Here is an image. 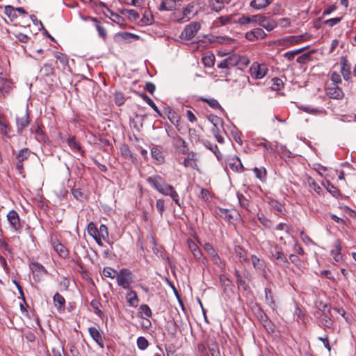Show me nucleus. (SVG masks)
<instances>
[{
	"label": "nucleus",
	"mask_w": 356,
	"mask_h": 356,
	"mask_svg": "<svg viewBox=\"0 0 356 356\" xmlns=\"http://www.w3.org/2000/svg\"><path fill=\"white\" fill-rule=\"evenodd\" d=\"M147 182L156 191L163 195L170 196L175 203L181 207L184 202L179 199V195L173 186L166 184L164 179L158 175L148 177Z\"/></svg>",
	"instance_id": "f257e3e1"
},
{
	"label": "nucleus",
	"mask_w": 356,
	"mask_h": 356,
	"mask_svg": "<svg viewBox=\"0 0 356 356\" xmlns=\"http://www.w3.org/2000/svg\"><path fill=\"white\" fill-rule=\"evenodd\" d=\"M116 280L118 286L124 289H129L133 282L131 272L127 268H122L116 275Z\"/></svg>",
	"instance_id": "f03ea898"
},
{
	"label": "nucleus",
	"mask_w": 356,
	"mask_h": 356,
	"mask_svg": "<svg viewBox=\"0 0 356 356\" xmlns=\"http://www.w3.org/2000/svg\"><path fill=\"white\" fill-rule=\"evenodd\" d=\"M201 25L199 22H193L188 24L181 32L180 38L182 40H190L193 38L197 31L200 29Z\"/></svg>",
	"instance_id": "7ed1b4c3"
},
{
	"label": "nucleus",
	"mask_w": 356,
	"mask_h": 356,
	"mask_svg": "<svg viewBox=\"0 0 356 356\" xmlns=\"http://www.w3.org/2000/svg\"><path fill=\"white\" fill-rule=\"evenodd\" d=\"M225 168L226 170L227 167H229L230 169L236 172L241 173L244 170L243 165L240 160V159L236 155H229L225 159Z\"/></svg>",
	"instance_id": "20e7f679"
},
{
	"label": "nucleus",
	"mask_w": 356,
	"mask_h": 356,
	"mask_svg": "<svg viewBox=\"0 0 356 356\" xmlns=\"http://www.w3.org/2000/svg\"><path fill=\"white\" fill-rule=\"evenodd\" d=\"M267 71V67L264 64L261 65L257 62L252 63L250 69L252 77L256 79H261L264 77Z\"/></svg>",
	"instance_id": "39448f33"
},
{
	"label": "nucleus",
	"mask_w": 356,
	"mask_h": 356,
	"mask_svg": "<svg viewBox=\"0 0 356 356\" xmlns=\"http://www.w3.org/2000/svg\"><path fill=\"white\" fill-rule=\"evenodd\" d=\"M172 146L177 152L181 154L188 153V146L186 141L179 136L175 135L172 136Z\"/></svg>",
	"instance_id": "423d86ee"
},
{
	"label": "nucleus",
	"mask_w": 356,
	"mask_h": 356,
	"mask_svg": "<svg viewBox=\"0 0 356 356\" xmlns=\"http://www.w3.org/2000/svg\"><path fill=\"white\" fill-rule=\"evenodd\" d=\"M7 219L11 226V227L15 232H20L22 225L20 224L19 216L17 212L15 210H11L7 214Z\"/></svg>",
	"instance_id": "0eeeda50"
},
{
	"label": "nucleus",
	"mask_w": 356,
	"mask_h": 356,
	"mask_svg": "<svg viewBox=\"0 0 356 356\" xmlns=\"http://www.w3.org/2000/svg\"><path fill=\"white\" fill-rule=\"evenodd\" d=\"M90 21L92 22L93 26L95 27L99 38L105 40L107 38V31L104 26V21L97 17H89Z\"/></svg>",
	"instance_id": "6e6552de"
},
{
	"label": "nucleus",
	"mask_w": 356,
	"mask_h": 356,
	"mask_svg": "<svg viewBox=\"0 0 356 356\" xmlns=\"http://www.w3.org/2000/svg\"><path fill=\"white\" fill-rule=\"evenodd\" d=\"M17 132L21 134L22 131L30 124L29 115L27 111L22 113L21 116L16 118Z\"/></svg>",
	"instance_id": "1a4fd4ad"
},
{
	"label": "nucleus",
	"mask_w": 356,
	"mask_h": 356,
	"mask_svg": "<svg viewBox=\"0 0 356 356\" xmlns=\"http://www.w3.org/2000/svg\"><path fill=\"white\" fill-rule=\"evenodd\" d=\"M245 38L250 41L263 39L266 36V33L261 28H255L245 33Z\"/></svg>",
	"instance_id": "9d476101"
},
{
	"label": "nucleus",
	"mask_w": 356,
	"mask_h": 356,
	"mask_svg": "<svg viewBox=\"0 0 356 356\" xmlns=\"http://www.w3.org/2000/svg\"><path fill=\"white\" fill-rule=\"evenodd\" d=\"M183 0H163L159 8L160 11H172L176 8V6H180Z\"/></svg>",
	"instance_id": "9b49d317"
},
{
	"label": "nucleus",
	"mask_w": 356,
	"mask_h": 356,
	"mask_svg": "<svg viewBox=\"0 0 356 356\" xmlns=\"http://www.w3.org/2000/svg\"><path fill=\"white\" fill-rule=\"evenodd\" d=\"M326 95L334 99H341L344 96L342 89L337 86L326 88Z\"/></svg>",
	"instance_id": "f8f14e48"
},
{
	"label": "nucleus",
	"mask_w": 356,
	"mask_h": 356,
	"mask_svg": "<svg viewBox=\"0 0 356 356\" xmlns=\"http://www.w3.org/2000/svg\"><path fill=\"white\" fill-rule=\"evenodd\" d=\"M88 332L90 336L93 339V340L99 345V346L102 348H104V339L102 336V333L99 330L95 327H90L88 328Z\"/></svg>",
	"instance_id": "ddd939ff"
},
{
	"label": "nucleus",
	"mask_w": 356,
	"mask_h": 356,
	"mask_svg": "<svg viewBox=\"0 0 356 356\" xmlns=\"http://www.w3.org/2000/svg\"><path fill=\"white\" fill-rule=\"evenodd\" d=\"M271 256L277 261L280 264H284L288 263L286 257L284 254L278 249L277 245L272 247L270 250Z\"/></svg>",
	"instance_id": "4468645a"
},
{
	"label": "nucleus",
	"mask_w": 356,
	"mask_h": 356,
	"mask_svg": "<svg viewBox=\"0 0 356 356\" xmlns=\"http://www.w3.org/2000/svg\"><path fill=\"white\" fill-rule=\"evenodd\" d=\"M188 248L192 252L194 258L197 260H200L202 258V252L201 250L199 248L197 243L193 241L192 239H188L187 241Z\"/></svg>",
	"instance_id": "2eb2a0df"
},
{
	"label": "nucleus",
	"mask_w": 356,
	"mask_h": 356,
	"mask_svg": "<svg viewBox=\"0 0 356 356\" xmlns=\"http://www.w3.org/2000/svg\"><path fill=\"white\" fill-rule=\"evenodd\" d=\"M87 230H88V234L95 239L96 243L99 246H102L103 245V243L100 242V238H99V237H98V230H99V228L97 227V226L95 225V224L93 222H90L88 225Z\"/></svg>",
	"instance_id": "dca6fc26"
},
{
	"label": "nucleus",
	"mask_w": 356,
	"mask_h": 356,
	"mask_svg": "<svg viewBox=\"0 0 356 356\" xmlns=\"http://www.w3.org/2000/svg\"><path fill=\"white\" fill-rule=\"evenodd\" d=\"M53 301L58 311L62 312L65 309V300L63 296L58 293H56L53 297Z\"/></svg>",
	"instance_id": "f3484780"
},
{
	"label": "nucleus",
	"mask_w": 356,
	"mask_h": 356,
	"mask_svg": "<svg viewBox=\"0 0 356 356\" xmlns=\"http://www.w3.org/2000/svg\"><path fill=\"white\" fill-rule=\"evenodd\" d=\"M341 65L342 76L346 81H348L350 78V66L348 64V60L344 56L341 58Z\"/></svg>",
	"instance_id": "a211bd4d"
},
{
	"label": "nucleus",
	"mask_w": 356,
	"mask_h": 356,
	"mask_svg": "<svg viewBox=\"0 0 356 356\" xmlns=\"http://www.w3.org/2000/svg\"><path fill=\"white\" fill-rule=\"evenodd\" d=\"M262 19H264V15L259 14L251 16H243L239 19V22L241 24H247L252 22L259 24Z\"/></svg>",
	"instance_id": "6ab92c4d"
},
{
	"label": "nucleus",
	"mask_w": 356,
	"mask_h": 356,
	"mask_svg": "<svg viewBox=\"0 0 356 356\" xmlns=\"http://www.w3.org/2000/svg\"><path fill=\"white\" fill-rule=\"evenodd\" d=\"M203 248L204 250L207 252V254L211 257V259L213 261H215L217 264L218 263V261H220V257L217 252L215 250L213 246L211 243H204Z\"/></svg>",
	"instance_id": "aec40b11"
},
{
	"label": "nucleus",
	"mask_w": 356,
	"mask_h": 356,
	"mask_svg": "<svg viewBox=\"0 0 356 356\" xmlns=\"http://www.w3.org/2000/svg\"><path fill=\"white\" fill-rule=\"evenodd\" d=\"M139 38V36L137 35H135L134 33H131L129 32H121L118 33L115 35V40L117 41H131V39L138 40Z\"/></svg>",
	"instance_id": "412c9836"
},
{
	"label": "nucleus",
	"mask_w": 356,
	"mask_h": 356,
	"mask_svg": "<svg viewBox=\"0 0 356 356\" xmlns=\"http://www.w3.org/2000/svg\"><path fill=\"white\" fill-rule=\"evenodd\" d=\"M272 2L273 0H252L250 6L255 10H261L266 8Z\"/></svg>",
	"instance_id": "4be33fe9"
},
{
	"label": "nucleus",
	"mask_w": 356,
	"mask_h": 356,
	"mask_svg": "<svg viewBox=\"0 0 356 356\" xmlns=\"http://www.w3.org/2000/svg\"><path fill=\"white\" fill-rule=\"evenodd\" d=\"M234 254L238 257L240 262L248 261L246 251L240 245H236L234 248Z\"/></svg>",
	"instance_id": "5701e85b"
},
{
	"label": "nucleus",
	"mask_w": 356,
	"mask_h": 356,
	"mask_svg": "<svg viewBox=\"0 0 356 356\" xmlns=\"http://www.w3.org/2000/svg\"><path fill=\"white\" fill-rule=\"evenodd\" d=\"M203 144L207 148H208L215 154L218 161H221L222 159V154L220 152L217 145H213L208 140L204 141Z\"/></svg>",
	"instance_id": "b1692460"
},
{
	"label": "nucleus",
	"mask_w": 356,
	"mask_h": 356,
	"mask_svg": "<svg viewBox=\"0 0 356 356\" xmlns=\"http://www.w3.org/2000/svg\"><path fill=\"white\" fill-rule=\"evenodd\" d=\"M67 143L72 150L80 152L82 156L84 155V151L81 149L80 144L76 141L74 136L70 137Z\"/></svg>",
	"instance_id": "393cba45"
},
{
	"label": "nucleus",
	"mask_w": 356,
	"mask_h": 356,
	"mask_svg": "<svg viewBox=\"0 0 356 356\" xmlns=\"http://www.w3.org/2000/svg\"><path fill=\"white\" fill-rule=\"evenodd\" d=\"M55 251L62 257L67 258L69 255L68 250L58 241L54 243Z\"/></svg>",
	"instance_id": "a878e982"
},
{
	"label": "nucleus",
	"mask_w": 356,
	"mask_h": 356,
	"mask_svg": "<svg viewBox=\"0 0 356 356\" xmlns=\"http://www.w3.org/2000/svg\"><path fill=\"white\" fill-rule=\"evenodd\" d=\"M126 299L130 306L136 307L138 305L139 299L134 291H130L126 296Z\"/></svg>",
	"instance_id": "bb28decb"
},
{
	"label": "nucleus",
	"mask_w": 356,
	"mask_h": 356,
	"mask_svg": "<svg viewBox=\"0 0 356 356\" xmlns=\"http://www.w3.org/2000/svg\"><path fill=\"white\" fill-rule=\"evenodd\" d=\"M11 89L12 83L10 81L4 79H0V92L3 96L8 95Z\"/></svg>",
	"instance_id": "cd10ccee"
},
{
	"label": "nucleus",
	"mask_w": 356,
	"mask_h": 356,
	"mask_svg": "<svg viewBox=\"0 0 356 356\" xmlns=\"http://www.w3.org/2000/svg\"><path fill=\"white\" fill-rule=\"evenodd\" d=\"M0 126L1 127V132L5 136H8L11 127L5 116L1 113H0Z\"/></svg>",
	"instance_id": "c85d7f7f"
},
{
	"label": "nucleus",
	"mask_w": 356,
	"mask_h": 356,
	"mask_svg": "<svg viewBox=\"0 0 356 356\" xmlns=\"http://www.w3.org/2000/svg\"><path fill=\"white\" fill-rule=\"evenodd\" d=\"M251 261L254 269L264 271L265 269V262L264 260L260 259L256 255L251 256Z\"/></svg>",
	"instance_id": "c756f323"
},
{
	"label": "nucleus",
	"mask_w": 356,
	"mask_h": 356,
	"mask_svg": "<svg viewBox=\"0 0 356 356\" xmlns=\"http://www.w3.org/2000/svg\"><path fill=\"white\" fill-rule=\"evenodd\" d=\"M259 25L270 31L277 26V23L274 20L268 19L265 16H264V19L260 22Z\"/></svg>",
	"instance_id": "7c9ffc66"
},
{
	"label": "nucleus",
	"mask_w": 356,
	"mask_h": 356,
	"mask_svg": "<svg viewBox=\"0 0 356 356\" xmlns=\"http://www.w3.org/2000/svg\"><path fill=\"white\" fill-rule=\"evenodd\" d=\"M323 186L333 197H338L341 195L340 191L330 181L327 180L325 183L323 184Z\"/></svg>",
	"instance_id": "2f4dec72"
},
{
	"label": "nucleus",
	"mask_w": 356,
	"mask_h": 356,
	"mask_svg": "<svg viewBox=\"0 0 356 356\" xmlns=\"http://www.w3.org/2000/svg\"><path fill=\"white\" fill-rule=\"evenodd\" d=\"M335 248V250L331 251V254L335 261L339 262L342 260V255L341 254V245L339 240L336 241Z\"/></svg>",
	"instance_id": "473e14b6"
},
{
	"label": "nucleus",
	"mask_w": 356,
	"mask_h": 356,
	"mask_svg": "<svg viewBox=\"0 0 356 356\" xmlns=\"http://www.w3.org/2000/svg\"><path fill=\"white\" fill-rule=\"evenodd\" d=\"M207 348L211 356H220L218 343L213 340H209L207 343Z\"/></svg>",
	"instance_id": "72a5a7b5"
},
{
	"label": "nucleus",
	"mask_w": 356,
	"mask_h": 356,
	"mask_svg": "<svg viewBox=\"0 0 356 356\" xmlns=\"http://www.w3.org/2000/svg\"><path fill=\"white\" fill-rule=\"evenodd\" d=\"M221 129H223V124L222 125H214L211 128V132L216 139V140L219 143H224V138L220 135V131Z\"/></svg>",
	"instance_id": "f704fd0d"
},
{
	"label": "nucleus",
	"mask_w": 356,
	"mask_h": 356,
	"mask_svg": "<svg viewBox=\"0 0 356 356\" xmlns=\"http://www.w3.org/2000/svg\"><path fill=\"white\" fill-rule=\"evenodd\" d=\"M225 0H209V5L212 10L220 12L224 8Z\"/></svg>",
	"instance_id": "c9c22d12"
},
{
	"label": "nucleus",
	"mask_w": 356,
	"mask_h": 356,
	"mask_svg": "<svg viewBox=\"0 0 356 356\" xmlns=\"http://www.w3.org/2000/svg\"><path fill=\"white\" fill-rule=\"evenodd\" d=\"M72 193L79 201H83L88 197V195L86 191L81 188H72Z\"/></svg>",
	"instance_id": "e433bc0d"
},
{
	"label": "nucleus",
	"mask_w": 356,
	"mask_h": 356,
	"mask_svg": "<svg viewBox=\"0 0 356 356\" xmlns=\"http://www.w3.org/2000/svg\"><path fill=\"white\" fill-rule=\"evenodd\" d=\"M138 95L150 106L155 112H156L160 116L161 115V111L156 106L153 100L149 98L145 93H138Z\"/></svg>",
	"instance_id": "4c0bfd02"
},
{
	"label": "nucleus",
	"mask_w": 356,
	"mask_h": 356,
	"mask_svg": "<svg viewBox=\"0 0 356 356\" xmlns=\"http://www.w3.org/2000/svg\"><path fill=\"white\" fill-rule=\"evenodd\" d=\"M154 22V17L149 10H145L143 17L140 19V24L146 26L152 24Z\"/></svg>",
	"instance_id": "58836bf2"
},
{
	"label": "nucleus",
	"mask_w": 356,
	"mask_h": 356,
	"mask_svg": "<svg viewBox=\"0 0 356 356\" xmlns=\"http://www.w3.org/2000/svg\"><path fill=\"white\" fill-rule=\"evenodd\" d=\"M98 237L100 238V242L102 241H108V228L105 225H101L98 230Z\"/></svg>",
	"instance_id": "ea45409f"
},
{
	"label": "nucleus",
	"mask_w": 356,
	"mask_h": 356,
	"mask_svg": "<svg viewBox=\"0 0 356 356\" xmlns=\"http://www.w3.org/2000/svg\"><path fill=\"white\" fill-rule=\"evenodd\" d=\"M139 312L138 313V316L143 318V314H144L146 317H151L152 315V310L150 307L145 304H143L139 307Z\"/></svg>",
	"instance_id": "a19ab883"
},
{
	"label": "nucleus",
	"mask_w": 356,
	"mask_h": 356,
	"mask_svg": "<svg viewBox=\"0 0 356 356\" xmlns=\"http://www.w3.org/2000/svg\"><path fill=\"white\" fill-rule=\"evenodd\" d=\"M234 275L236 277V282L237 284L241 286L244 291H247L250 289L249 285L246 283V282L242 279V277L238 270H235Z\"/></svg>",
	"instance_id": "79ce46f5"
},
{
	"label": "nucleus",
	"mask_w": 356,
	"mask_h": 356,
	"mask_svg": "<svg viewBox=\"0 0 356 356\" xmlns=\"http://www.w3.org/2000/svg\"><path fill=\"white\" fill-rule=\"evenodd\" d=\"M54 67L51 63H45L40 69V73L44 76H49L54 74Z\"/></svg>",
	"instance_id": "37998d69"
},
{
	"label": "nucleus",
	"mask_w": 356,
	"mask_h": 356,
	"mask_svg": "<svg viewBox=\"0 0 356 356\" xmlns=\"http://www.w3.org/2000/svg\"><path fill=\"white\" fill-rule=\"evenodd\" d=\"M31 155V151L28 148H24L19 150L16 156L17 161L23 162Z\"/></svg>",
	"instance_id": "c03bdc74"
},
{
	"label": "nucleus",
	"mask_w": 356,
	"mask_h": 356,
	"mask_svg": "<svg viewBox=\"0 0 356 356\" xmlns=\"http://www.w3.org/2000/svg\"><path fill=\"white\" fill-rule=\"evenodd\" d=\"M202 102L208 104V105L213 109H222L219 102L213 98L200 97Z\"/></svg>",
	"instance_id": "a18cd8bd"
},
{
	"label": "nucleus",
	"mask_w": 356,
	"mask_h": 356,
	"mask_svg": "<svg viewBox=\"0 0 356 356\" xmlns=\"http://www.w3.org/2000/svg\"><path fill=\"white\" fill-rule=\"evenodd\" d=\"M307 184H308L309 188L314 190L316 193L320 195L321 193L322 192V188H321V186L311 177H309L307 179Z\"/></svg>",
	"instance_id": "49530a36"
},
{
	"label": "nucleus",
	"mask_w": 356,
	"mask_h": 356,
	"mask_svg": "<svg viewBox=\"0 0 356 356\" xmlns=\"http://www.w3.org/2000/svg\"><path fill=\"white\" fill-rule=\"evenodd\" d=\"M272 84L270 88L273 90L278 91L281 90L284 86V83L280 78L275 77L271 80Z\"/></svg>",
	"instance_id": "de8ad7c7"
},
{
	"label": "nucleus",
	"mask_w": 356,
	"mask_h": 356,
	"mask_svg": "<svg viewBox=\"0 0 356 356\" xmlns=\"http://www.w3.org/2000/svg\"><path fill=\"white\" fill-rule=\"evenodd\" d=\"M4 13L9 17L11 20L17 18L16 10L12 6H6L4 8Z\"/></svg>",
	"instance_id": "09e8293b"
},
{
	"label": "nucleus",
	"mask_w": 356,
	"mask_h": 356,
	"mask_svg": "<svg viewBox=\"0 0 356 356\" xmlns=\"http://www.w3.org/2000/svg\"><path fill=\"white\" fill-rule=\"evenodd\" d=\"M151 154L152 157L157 160L159 162H163L164 161L163 153L156 147L152 148Z\"/></svg>",
	"instance_id": "8fccbe9b"
},
{
	"label": "nucleus",
	"mask_w": 356,
	"mask_h": 356,
	"mask_svg": "<svg viewBox=\"0 0 356 356\" xmlns=\"http://www.w3.org/2000/svg\"><path fill=\"white\" fill-rule=\"evenodd\" d=\"M323 316L324 317H323L321 320L322 325L325 327L331 328L333 325V322L331 319V313L323 314Z\"/></svg>",
	"instance_id": "3c124183"
},
{
	"label": "nucleus",
	"mask_w": 356,
	"mask_h": 356,
	"mask_svg": "<svg viewBox=\"0 0 356 356\" xmlns=\"http://www.w3.org/2000/svg\"><path fill=\"white\" fill-rule=\"evenodd\" d=\"M307 47H302L298 49L293 50V51H289L286 53H284V56L287 58L289 60H292L295 56L299 53H301L302 51L306 49Z\"/></svg>",
	"instance_id": "603ef678"
},
{
	"label": "nucleus",
	"mask_w": 356,
	"mask_h": 356,
	"mask_svg": "<svg viewBox=\"0 0 356 356\" xmlns=\"http://www.w3.org/2000/svg\"><path fill=\"white\" fill-rule=\"evenodd\" d=\"M194 7L195 6L193 3H188L187 6L184 8L183 10L182 19L186 18V20H188L190 19V15L193 12Z\"/></svg>",
	"instance_id": "864d4df0"
},
{
	"label": "nucleus",
	"mask_w": 356,
	"mask_h": 356,
	"mask_svg": "<svg viewBox=\"0 0 356 356\" xmlns=\"http://www.w3.org/2000/svg\"><path fill=\"white\" fill-rule=\"evenodd\" d=\"M258 220L259 222L266 228H270L273 225L271 220L268 219L264 214H258Z\"/></svg>",
	"instance_id": "5fc2aeb1"
},
{
	"label": "nucleus",
	"mask_w": 356,
	"mask_h": 356,
	"mask_svg": "<svg viewBox=\"0 0 356 356\" xmlns=\"http://www.w3.org/2000/svg\"><path fill=\"white\" fill-rule=\"evenodd\" d=\"M149 346V342L144 337H139L137 339V346L140 350H144Z\"/></svg>",
	"instance_id": "6e6d98bb"
},
{
	"label": "nucleus",
	"mask_w": 356,
	"mask_h": 356,
	"mask_svg": "<svg viewBox=\"0 0 356 356\" xmlns=\"http://www.w3.org/2000/svg\"><path fill=\"white\" fill-rule=\"evenodd\" d=\"M118 272L111 267H105L103 269V275L106 277L115 278Z\"/></svg>",
	"instance_id": "4d7b16f0"
},
{
	"label": "nucleus",
	"mask_w": 356,
	"mask_h": 356,
	"mask_svg": "<svg viewBox=\"0 0 356 356\" xmlns=\"http://www.w3.org/2000/svg\"><path fill=\"white\" fill-rule=\"evenodd\" d=\"M30 268L33 273H35L36 272L37 273L44 272V273H47V270H45L44 267L42 264L37 263V262L31 264Z\"/></svg>",
	"instance_id": "13d9d810"
},
{
	"label": "nucleus",
	"mask_w": 356,
	"mask_h": 356,
	"mask_svg": "<svg viewBox=\"0 0 356 356\" xmlns=\"http://www.w3.org/2000/svg\"><path fill=\"white\" fill-rule=\"evenodd\" d=\"M227 58L228 60V64L230 67L237 65L241 60V57L238 54H233Z\"/></svg>",
	"instance_id": "bf43d9fd"
},
{
	"label": "nucleus",
	"mask_w": 356,
	"mask_h": 356,
	"mask_svg": "<svg viewBox=\"0 0 356 356\" xmlns=\"http://www.w3.org/2000/svg\"><path fill=\"white\" fill-rule=\"evenodd\" d=\"M183 165L185 167H191L193 169H195L197 166L195 159L191 158L190 156H188L186 158L184 159L183 161Z\"/></svg>",
	"instance_id": "052dcab7"
},
{
	"label": "nucleus",
	"mask_w": 356,
	"mask_h": 356,
	"mask_svg": "<svg viewBox=\"0 0 356 356\" xmlns=\"http://www.w3.org/2000/svg\"><path fill=\"white\" fill-rule=\"evenodd\" d=\"M202 60L205 66L211 67L214 65L215 57L213 54L204 56Z\"/></svg>",
	"instance_id": "680f3d73"
},
{
	"label": "nucleus",
	"mask_w": 356,
	"mask_h": 356,
	"mask_svg": "<svg viewBox=\"0 0 356 356\" xmlns=\"http://www.w3.org/2000/svg\"><path fill=\"white\" fill-rule=\"evenodd\" d=\"M237 197L240 205L245 209H248L249 205L248 199H247L242 193H237Z\"/></svg>",
	"instance_id": "e2e57ef3"
},
{
	"label": "nucleus",
	"mask_w": 356,
	"mask_h": 356,
	"mask_svg": "<svg viewBox=\"0 0 356 356\" xmlns=\"http://www.w3.org/2000/svg\"><path fill=\"white\" fill-rule=\"evenodd\" d=\"M265 296L267 304H268L270 306H272L275 304L273 293L270 289H265Z\"/></svg>",
	"instance_id": "0e129e2a"
},
{
	"label": "nucleus",
	"mask_w": 356,
	"mask_h": 356,
	"mask_svg": "<svg viewBox=\"0 0 356 356\" xmlns=\"http://www.w3.org/2000/svg\"><path fill=\"white\" fill-rule=\"evenodd\" d=\"M90 305V307L94 309V312L98 316H101L102 312L99 309L100 302L97 300H92Z\"/></svg>",
	"instance_id": "69168bd1"
},
{
	"label": "nucleus",
	"mask_w": 356,
	"mask_h": 356,
	"mask_svg": "<svg viewBox=\"0 0 356 356\" xmlns=\"http://www.w3.org/2000/svg\"><path fill=\"white\" fill-rule=\"evenodd\" d=\"M209 122L214 125H222L223 120L222 118L218 117L217 115H210L208 118Z\"/></svg>",
	"instance_id": "338daca9"
},
{
	"label": "nucleus",
	"mask_w": 356,
	"mask_h": 356,
	"mask_svg": "<svg viewBox=\"0 0 356 356\" xmlns=\"http://www.w3.org/2000/svg\"><path fill=\"white\" fill-rule=\"evenodd\" d=\"M55 57L63 66L67 65L68 58L66 55L57 52L55 54Z\"/></svg>",
	"instance_id": "774afa93"
}]
</instances>
